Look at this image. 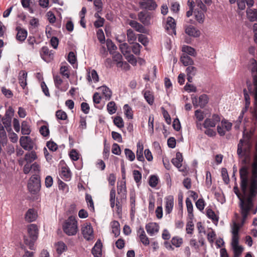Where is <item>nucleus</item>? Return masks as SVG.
Masks as SVG:
<instances>
[{"instance_id": "nucleus-1", "label": "nucleus", "mask_w": 257, "mask_h": 257, "mask_svg": "<svg viewBox=\"0 0 257 257\" xmlns=\"http://www.w3.org/2000/svg\"><path fill=\"white\" fill-rule=\"evenodd\" d=\"M240 178L241 180L240 186L241 190L243 193L244 196H240L237 187L235 186L233 188L234 192L239 199V206L241 210V214L242 216L243 224L245 221L248 213L253 206L252 197H254L257 192L254 195H252L250 192V185L249 186V194L247 195L246 191L248 185V171L245 167H242L239 170Z\"/></svg>"}, {"instance_id": "nucleus-2", "label": "nucleus", "mask_w": 257, "mask_h": 257, "mask_svg": "<svg viewBox=\"0 0 257 257\" xmlns=\"http://www.w3.org/2000/svg\"><path fill=\"white\" fill-rule=\"evenodd\" d=\"M251 146V143L245 142L242 140H239L237 145V154L239 158L243 159L244 164L248 163L250 161Z\"/></svg>"}, {"instance_id": "nucleus-3", "label": "nucleus", "mask_w": 257, "mask_h": 257, "mask_svg": "<svg viewBox=\"0 0 257 257\" xmlns=\"http://www.w3.org/2000/svg\"><path fill=\"white\" fill-rule=\"evenodd\" d=\"M28 233L29 236H24V242L26 244L29 246L31 250L34 249V243L36 240L38 234V229L37 225L31 224L28 226Z\"/></svg>"}, {"instance_id": "nucleus-4", "label": "nucleus", "mask_w": 257, "mask_h": 257, "mask_svg": "<svg viewBox=\"0 0 257 257\" xmlns=\"http://www.w3.org/2000/svg\"><path fill=\"white\" fill-rule=\"evenodd\" d=\"M64 232L68 235H74L78 231L77 222L74 217L70 216L63 225Z\"/></svg>"}, {"instance_id": "nucleus-5", "label": "nucleus", "mask_w": 257, "mask_h": 257, "mask_svg": "<svg viewBox=\"0 0 257 257\" xmlns=\"http://www.w3.org/2000/svg\"><path fill=\"white\" fill-rule=\"evenodd\" d=\"M250 192L252 195L257 193V153L254 156L252 164V176L250 179Z\"/></svg>"}, {"instance_id": "nucleus-6", "label": "nucleus", "mask_w": 257, "mask_h": 257, "mask_svg": "<svg viewBox=\"0 0 257 257\" xmlns=\"http://www.w3.org/2000/svg\"><path fill=\"white\" fill-rule=\"evenodd\" d=\"M40 178L38 175H34L32 176L28 184V188L29 191L35 194L37 193L40 189Z\"/></svg>"}, {"instance_id": "nucleus-7", "label": "nucleus", "mask_w": 257, "mask_h": 257, "mask_svg": "<svg viewBox=\"0 0 257 257\" xmlns=\"http://www.w3.org/2000/svg\"><path fill=\"white\" fill-rule=\"evenodd\" d=\"M232 126V123L223 119L221 121V125L217 127V132L220 136H223L225 135L226 131L229 132L231 130Z\"/></svg>"}, {"instance_id": "nucleus-8", "label": "nucleus", "mask_w": 257, "mask_h": 257, "mask_svg": "<svg viewBox=\"0 0 257 257\" xmlns=\"http://www.w3.org/2000/svg\"><path fill=\"white\" fill-rule=\"evenodd\" d=\"M20 143L21 147L25 150L30 151L33 149V142L30 137H21L20 139Z\"/></svg>"}, {"instance_id": "nucleus-9", "label": "nucleus", "mask_w": 257, "mask_h": 257, "mask_svg": "<svg viewBox=\"0 0 257 257\" xmlns=\"http://www.w3.org/2000/svg\"><path fill=\"white\" fill-rule=\"evenodd\" d=\"M139 5L141 9L153 11L156 9L157 5L155 0H140Z\"/></svg>"}, {"instance_id": "nucleus-10", "label": "nucleus", "mask_w": 257, "mask_h": 257, "mask_svg": "<svg viewBox=\"0 0 257 257\" xmlns=\"http://www.w3.org/2000/svg\"><path fill=\"white\" fill-rule=\"evenodd\" d=\"M82 233L84 238L87 240H92L94 238L93 228L90 224L82 226Z\"/></svg>"}, {"instance_id": "nucleus-11", "label": "nucleus", "mask_w": 257, "mask_h": 257, "mask_svg": "<svg viewBox=\"0 0 257 257\" xmlns=\"http://www.w3.org/2000/svg\"><path fill=\"white\" fill-rule=\"evenodd\" d=\"M138 16V20L145 26H148L151 24L152 16L150 13L142 11L139 13Z\"/></svg>"}, {"instance_id": "nucleus-12", "label": "nucleus", "mask_w": 257, "mask_h": 257, "mask_svg": "<svg viewBox=\"0 0 257 257\" xmlns=\"http://www.w3.org/2000/svg\"><path fill=\"white\" fill-rule=\"evenodd\" d=\"M165 29L169 34H176V23L174 19L172 17L167 18Z\"/></svg>"}, {"instance_id": "nucleus-13", "label": "nucleus", "mask_w": 257, "mask_h": 257, "mask_svg": "<svg viewBox=\"0 0 257 257\" xmlns=\"http://www.w3.org/2000/svg\"><path fill=\"white\" fill-rule=\"evenodd\" d=\"M146 229L150 235L153 236L159 231V226L155 222L149 223L146 225Z\"/></svg>"}, {"instance_id": "nucleus-14", "label": "nucleus", "mask_w": 257, "mask_h": 257, "mask_svg": "<svg viewBox=\"0 0 257 257\" xmlns=\"http://www.w3.org/2000/svg\"><path fill=\"white\" fill-rule=\"evenodd\" d=\"M38 216L37 211L33 208L28 210L25 215V219L28 222H31L36 220Z\"/></svg>"}, {"instance_id": "nucleus-15", "label": "nucleus", "mask_w": 257, "mask_h": 257, "mask_svg": "<svg viewBox=\"0 0 257 257\" xmlns=\"http://www.w3.org/2000/svg\"><path fill=\"white\" fill-rule=\"evenodd\" d=\"M128 24L138 32L141 33H146L147 32V29L142 24L136 21L131 20L128 22Z\"/></svg>"}, {"instance_id": "nucleus-16", "label": "nucleus", "mask_w": 257, "mask_h": 257, "mask_svg": "<svg viewBox=\"0 0 257 257\" xmlns=\"http://www.w3.org/2000/svg\"><path fill=\"white\" fill-rule=\"evenodd\" d=\"M231 246L233 250L234 257H239L241 254L243 248L238 245V240L231 241Z\"/></svg>"}, {"instance_id": "nucleus-17", "label": "nucleus", "mask_w": 257, "mask_h": 257, "mask_svg": "<svg viewBox=\"0 0 257 257\" xmlns=\"http://www.w3.org/2000/svg\"><path fill=\"white\" fill-rule=\"evenodd\" d=\"M183 161L182 155L180 152H177L176 154V158L172 160V164L179 169L180 171H183V169H181L182 167V163Z\"/></svg>"}, {"instance_id": "nucleus-18", "label": "nucleus", "mask_w": 257, "mask_h": 257, "mask_svg": "<svg viewBox=\"0 0 257 257\" xmlns=\"http://www.w3.org/2000/svg\"><path fill=\"white\" fill-rule=\"evenodd\" d=\"M16 30L17 31V34L16 35L17 40L20 42L24 41L27 36V31L19 27L16 28Z\"/></svg>"}, {"instance_id": "nucleus-19", "label": "nucleus", "mask_w": 257, "mask_h": 257, "mask_svg": "<svg viewBox=\"0 0 257 257\" xmlns=\"http://www.w3.org/2000/svg\"><path fill=\"white\" fill-rule=\"evenodd\" d=\"M165 211L170 214L174 206V198L172 196H168L166 198Z\"/></svg>"}, {"instance_id": "nucleus-20", "label": "nucleus", "mask_w": 257, "mask_h": 257, "mask_svg": "<svg viewBox=\"0 0 257 257\" xmlns=\"http://www.w3.org/2000/svg\"><path fill=\"white\" fill-rule=\"evenodd\" d=\"M40 54L42 59L45 61H46V59L47 58L50 59H52L53 58V53L51 51L49 50L47 47L46 46L42 48Z\"/></svg>"}, {"instance_id": "nucleus-21", "label": "nucleus", "mask_w": 257, "mask_h": 257, "mask_svg": "<svg viewBox=\"0 0 257 257\" xmlns=\"http://www.w3.org/2000/svg\"><path fill=\"white\" fill-rule=\"evenodd\" d=\"M185 33L189 36L194 37H198L200 34V31L191 25L186 27Z\"/></svg>"}, {"instance_id": "nucleus-22", "label": "nucleus", "mask_w": 257, "mask_h": 257, "mask_svg": "<svg viewBox=\"0 0 257 257\" xmlns=\"http://www.w3.org/2000/svg\"><path fill=\"white\" fill-rule=\"evenodd\" d=\"M102 243L100 240H97L92 249V253L95 257H99L101 254Z\"/></svg>"}, {"instance_id": "nucleus-23", "label": "nucleus", "mask_w": 257, "mask_h": 257, "mask_svg": "<svg viewBox=\"0 0 257 257\" xmlns=\"http://www.w3.org/2000/svg\"><path fill=\"white\" fill-rule=\"evenodd\" d=\"M27 73L25 71H21L19 73V82L21 86V87L24 89L27 83Z\"/></svg>"}, {"instance_id": "nucleus-24", "label": "nucleus", "mask_w": 257, "mask_h": 257, "mask_svg": "<svg viewBox=\"0 0 257 257\" xmlns=\"http://www.w3.org/2000/svg\"><path fill=\"white\" fill-rule=\"evenodd\" d=\"M61 177L65 181H68L70 180L71 177L70 171L68 168L63 167L61 168V170L60 173Z\"/></svg>"}, {"instance_id": "nucleus-25", "label": "nucleus", "mask_w": 257, "mask_h": 257, "mask_svg": "<svg viewBox=\"0 0 257 257\" xmlns=\"http://www.w3.org/2000/svg\"><path fill=\"white\" fill-rule=\"evenodd\" d=\"M87 79L89 82L92 81L95 83L98 82L99 81V77L96 70L93 69L91 72H88Z\"/></svg>"}, {"instance_id": "nucleus-26", "label": "nucleus", "mask_w": 257, "mask_h": 257, "mask_svg": "<svg viewBox=\"0 0 257 257\" xmlns=\"http://www.w3.org/2000/svg\"><path fill=\"white\" fill-rule=\"evenodd\" d=\"M99 89L102 92L103 95L106 100H109L112 95L111 90L106 86H102Z\"/></svg>"}, {"instance_id": "nucleus-27", "label": "nucleus", "mask_w": 257, "mask_h": 257, "mask_svg": "<svg viewBox=\"0 0 257 257\" xmlns=\"http://www.w3.org/2000/svg\"><path fill=\"white\" fill-rule=\"evenodd\" d=\"M143 145L140 143L137 144V158L139 161H144V157L143 156Z\"/></svg>"}, {"instance_id": "nucleus-28", "label": "nucleus", "mask_w": 257, "mask_h": 257, "mask_svg": "<svg viewBox=\"0 0 257 257\" xmlns=\"http://www.w3.org/2000/svg\"><path fill=\"white\" fill-rule=\"evenodd\" d=\"M246 15L248 19L251 22L257 21V12L255 10L247 9L246 10Z\"/></svg>"}, {"instance_id": "nucleus-29", "label": "nucleus", "mask_w": 257, "mask_h": 257, "mask_svg": "<svg viewBox=\"0 0 257 257\" xmlns=\"http://www.w3.org/2000/svg\"><path fill=\"white\" fill-rule=\"evenodd\" d=\"M180 60L184 66L192 65L193 64V60L186 54H184L181 57Z\"/></svg>"}, {"instance_id": "nucleus-30", "label": "nucleus", "mask_w": 257, "mask_h": 257, "mask_svg": "<svg viewBox=\"0 0 257 257\" xmlns=\"http://www.w3.org/2000/svg\"><path fill=\"white\" fill-rule=\"evenodd\" d=\"M37 156L36 153L34 151H32L27 153L25 156V160L27 163L30 164L34 160H36Z\"/></svg>"}, {"instance_id": "nucleus-31", "label": "nucleus", "mask_w": 257, "mask_h": 257, "mask_svg": "<svg viewBox=\"0 0 257 257\" xmlns=\"http://www.w3.org/2000/svg\"><path fill=\"white\" fill-rule=\"evenodd\" d=\"M127 41L130 44H133L137 40V36L134 32L129 29L126 31Z\"/></svg>"}, {"instance_id": "nucleus-32", "label": "nucleus", "mask_w": 257, "mask_h": 257, "mask_svg": "<svg viewBox=\"0 0 257 257\" xmlns=\"http://www.w3.org/2000/svg\"><path fill=\"white\" fill-rule=\"evenodd\" d=\"M144 96L149 104L151 105L153 103L154 98L152 92L149 90L144 91Z\"/></svg>"}, {"instance_id": "nucleus-33", "label": "nucleus", "mask_w": 257, "mask_h": 257, "mask_svg": "<svg viewBox=\"0 0 257 257\" xmlns=\"http://www.w3.org/2000/svg\"><path fill=\"white\" fill-rule=\"evenodd\" d=\"M239 229V227L238 225L236 223H234L233 224V226L232 228V236L231 241H233L234 240L236 241V240H239V237H238V235Z\"/></svg>"}, {"instance_id": "nucleus-34", "label": "nucleus", "mask_w": 257, "mask_h": 257, "mask_svg": "<svg viewBox=\"0 0 257 257\" xmlns=\"http://www.w3.org/2000/svg\"><path fill=\"white\" fill-rule=\"evenodd\" d=\"M112 232L115 236H117L120 233L119 223L117 221H113L111 224Z\"/></svg>"}, {"instance_id": "nucleus-35", "label": "nucleus", "mask_w": 257, "mask_h": 257, "mask_svg": "<svg viewBox=\"0 0 257 257\" xmlns=\"http://www.w3.org/2000/svg\"><path fill=\"white\" fill-rule=\"evenodd\" d=\"M107 110L110 114L115 113L117 110L115 103L113 101L108 102L107 105Z\"/></svg>"}, {"instance_id": "nucleus-36", "label": "nucleus", "mask_w": 257, "mask_h": 257, "mask_svg": "<svg viewBox=\"0 0 257 257\" xmlns=\"http://www.w3.org/2000/svg\"><path fill=\"white\" fill-rule=\"evenodd\" d=\"M206 214L209 218L211 219L214 222L217 223L219 218L212 209H208Z\"/></svg>"}, {"instance_id": "nucleus-37", "label": "nucleus", "mask_w": 257, "mask_h": 257, "mask_svg": "<svg viewBox=\"0 0 257 257\" xmlns=\"http://www.w3.org/2000/svg\"><path fill=\"white\" fill-rule=\"evenodd\" d=\"M186 204L187 208V212L189 217L191 218L193 216V206L191 200L187 198L186 200Z\"/></svg>"}, {"instance_id": "nucleus-38", "label": "nucleus", "mask_w": 257, "mask_h": 257, "mask_svg": "<svg viewBox=\"0 0 257 257\" xmlns=\"http://www.w3.org/2000/svg\"><path fill=\"white\" fill-rule=\"evenodd\" d=\"M56 250L58 254H61L63 252L65 251L67 247L65 244L62 241H60L57 242L56 244Z\"/></svg>"}, {"instance_id": "nucleus-39", "label": "nucleus", "mask_w": 257, "mask_h": 257, "mask_svg": "<svg viewBox=\"0 0 257 257\" xmlns=\"http://www.w3.org/2000/svg\"><path fill=\"white\" fill-rule=\"evenodd\" d=\"M208 102V96L206 94L201 95L199 98V105L203 108Z\"/></svg>"}, {"instance_id": "nucleus-40", "label": "nucleus", "mask_w": 257, "mask_h": 257, "mask_svg": "<svg viewBox=\"0 0 257 257\" xmlns=\"http://www.w3.org/2000/svg\"><path fill=\"white\" fill-rule=\"evenodd\" d=\"M106 46L108 50L109 51V53L111 54H112L113 51L117 49L115 45L110 39H107L106 40Z\"/></svg>"}, {"instance_id": "nucleus-41", "label": "nucleus", "mask_w": 257, "mask_h": 257, "mask_svg": "<svg viewBox=\"0 0 257 257\" xmlns=\"http://www.w3.org/2000/svg\"><path fill=\"white\" fill-rule=\"evenodd\" d=\"M182 51L185 53L187 55H190L191 56H195V49L188 46H184L182 47Z\"/></svg>"}, {"instance_id": "nucleus-42", "label": "nucleus", "mask_w": 257, "mask_h": 257, "mask_svg": "<svg viewBox=\"0 0 257 257\" xmlns=\"http://www.w3.org/2000/svg\"><path fill=\"white\" fill-rule=\"evenodd\" d=\"M21 132L23 135H29L31 133L29 126L25 121H23L22 123Z\"/></svg>"}, {"instance_id": "nucleus-43", "label": "nucleus", "mask_w": 257, "mask_h": 257, "mask_svg": "<svg viewBox=\"0 0 257 257\" xmlns=\"http://www.w3.org/2000/svg\"><path fill=\"white\" fill-rule=\"evenodd\" d=\"M253 135V132L250 131L249 132H243L242 138L240 140H242L244 142L247 143H251V139Z\"/></svg>"}, {"instance_id": "nucleus-44", "label": "nucleus", "mask_w": 257, "mask_h": 257, "mask_svg": "<svg viewBox=\"0 0 257 257\" xmlns=\"http://www.w3.org/2000/svg\"><path fill=\"white\" fill-rule=\"evenodd\" d=\"M114 124L119 128H122L124 126V122L122 118L119 116H116L113 119Z\"/></svg>"}, {"instance_id": "nucleus-45", "label": "nucleus", "mask_w": 257, "mask_h": 257, "mask_svg": "<svg viewBox=\"0 0 257 257\" xmlns=\"http://www.w3.org/2000/svg\"><path fill=\"white\" fill-rule=\"evenodd\" d=\"M123 109L124 110V114L126 116L129 118H133V113L132 108L128 106V104H125L123 106Z\"/></svg>"}, {"instance_id": "nucleus-46", "label": "nucleus", "mask_w": 257, "mask_h": 257, "mask_svg": "<svg viewBox=\"0 0 257 257\" xmlns=\"http://www.w3.org/2000/svg\"><path fill=\"white\" fill-rule=\"evenodd\" d=\"M56 116L57 119L60 120H66L67 118L66 113L62 110H59L56 111Z\"/></svg>"}, {"instance_id": "nucleus-47", "label": "nucleus", "mask_w": 257, "mask_h": 257, "mask_svg": "<svg viewBox=\"0 0 257 257\" xmlns=\"http://www.w3.org/2000/svg\"><path fill=\"white\" fill-rule=\"evenodd\" d=\"M125 155L126 157L131 161H133L135 159V154L129 149H125L124 150Z\"/></svg>"}, {"instance_id": "nucleus-48", "label": "nucleus", "mask_w": 257, "mask_h": 257, "mask_svg": "<svg viewBox=\"0 0 257 257\" xmlns=\"http://www.w3.org/2000/svg\"><path fill=\"white\" fill-rule=\"evenodd\" d=\"M158 183V178L155 175H152L149 179V185L152 187H155Z\"/></svg>"}, {"instance_id": "nucleus-49", "label": "nucleus", "mask_w": 257, "mask_h": 257, "mask_svg": "<svg viewBox=\"0 0 257 257\" xmlns=\"http://www.w3.org/2000/svg\"><path fill=\"white\" fill-rule=\"evenodd\" d=\"M135 197L133 194H132L130 197V203H131V215H134L135 212Z\"/></svg>"}, {"instance_id": "nucleus-50", "label": "nucleus", "mask_w": 257, "mask_h": 257, "mask_svg": "<svg viewBox=\"0 0 257 257\" xmlns=\"http://www.w3.org/2000/svg\"><path fill=\"white\" fill-rule=\"evenodd\" d=\"M119 49L124 55L129 53V46L126 43L121 44L119 45Z\"/></svg>"}, {"instance_id": "nucleus-51", "label": "nucleus", "mask_w": 257, "mask_h": 257, "mask_svg": "<svg viewBox=\"0 0 257 257\" xmlns=\"http://www.w3.org/2000/svg\"><path fill=\"white\" fill-rule=\"evenodd\" d=\"M215 125L214 121L210 118H206L203 123V126L206 128H208L210 127H213Z\"/></svg>"}, {"instance_id": "nucleus-52", "label": "nucleus", "mask_w": 257, "mask_h": 257, "mask_svg": "<svg viewBox=\"0 0 257 257\" xmlns=\"http://www.w3.org/2000/svg\"><path fill=\"white\" fill-rule=\"evenodd\" d=\"M113 60L114 61L117 62V65L122 63L121 60L122 59V57L121 55L118 52H113Z\"/></svg>"}, {"instance_id": "nucleus-53", "label": "nucleus", "mask_w": 257, "mask_h": 257, "mask_svg": "<svg viewBox=\"0 0 257 257\" xmlns=\"http://www.w3.org/2000/svg\"><path fill=\"white\" fill-rule=\"evenodd\" d=\"M221 175L224 183L227 184L229 182V179L227 171L226 169L222 168L221 169Z\"/></svg>"}, {"instance_id": "nucleus-54", "label": "nucleus", "mask_w": 257, "mask_h": 257, "mask_svg": "<svg viewBox=\"0 0 257 257\" xmlns=\"http://www.w3.org/2000/svg\"><path fill=\"white\" fill-rule=\"evenodd\" d=\"M138 41L144 46H147L149 42L147 37L143 34L138 35Z\"/></svg>"}, {"instance_id": "nucleus-55", "label": "nucleus", "mask_w": 257, "mask_h": 257, "mask_svg": "<svg viewBox=\"0 0 257 257\" xmlns=\"http://www.w3.org/2000/svg\"><path fill=\"white\" fill-rule=\"evenodd\" d=\"M197 69L196 67L190 66L186 68L187 75L195 76L196 74Z\"/></svg>"}, {"instance_id": "nucleus-56", "label": "nucleus", "mask_w": 257, "mask_h": 257, "mask_svg": "<svg viewBox=\"0 0 257 257\" xmlns=\"http://www.w3.org/2000/svg\"><path fill=\"white\" fill-rule=\"evenodd\" d=\"M141 48H142V47L139 43H134L132 47V51L135 54L139 55L140 54V50Z\"/></svg>"}, {"instance_id": "nucleus-57", "label": "nucleus", "mask_w": 257, "mask_h": 257, "mask_svg": "<svg viewBox=\"0 0 257 257\" xmlns=\"http://www.w3.org/2000/svg\"><path fill=\"white\" fill-rule=\"evenodd\" d=\"M97 37L99 42L103 44L105 42V36L103 31L101 29H99L97 32Z\"/></svg>"}, {"instance_id": "nucleus-58", "label": "nucleus", "mask_w": 257, "mask_h": 257, "mask_svg": "<svg viewBox=\"0 0 257 257\" xmlns=\"http://www.w3.org/2000/svg\"><path fill=\"white\" fill-rule=\"evenodd\" d=\"M172 244L176 246L179 247L182 243V239L177 237H173L171 240Z\"/></svg>"}, {"instance_id": "nucleus-59", "label": "nucleus", "mask_w": 257, "mask_h": 257, "mask_svg": "<svg viewBox=\"0 0 257 257\" xmlns=\"http://www.w3.org/2000/svg\"><path fill=\"white\" fill-rule=\"evenodd\" d=\"M47 147L50 151L53 152L56 151L58 149L57 145L52 141H49L47 143Z\"/></svg>"}, {"instance_id": "nucleus-60", "label": "nucleus", "mask_w": 257, "mask_h": 257, "mask_svg": "<svg viewBox=\"0 0 257 257\" xmlns=\"http://www.w3.org/2000/svg\"><path fill=\"white\" fill-rule=\"evenodd\" d=\"M133 176L136 183L140 182L142 179V174L139 171L134 170L133 171Z\"/></svg>"}, {"instance_id": "nucleus-61", "label": "nucleus", "mask_w": 257, "mask_h": 257, "mask_svg": "<svg viewBox=\"0 0 257 257\" xmlns=\"http://www.w3.org/2000/svg\"><path fill=\"white\" fill-rule=\"evenodd\" d=\"M196 206L199 210H203L205 207L204 200L203 199H199L196 202Z\"/></svg>"}, {"instance_id": "nucleus-62", "label": "nucleus", "mask_w": 257, "mask_h": 257, "mask_svg": "<svg viewBox=\"0 0 257 257\" xmlns=\"http://www.w3.org/2000/svg\"><path fill=\"white\" fill-rule=\"evenodd\" d=\"M60 73L64 76H66L67 78L69 77V74L68 73V66L66 65H62L60 69Z\"/></svg>"}, {"instance_id": "nucleus-63", "label": "nucleus", "mask_w": 257, "mask_h": 257, "mask_svg": "<svg viewBox=\"0 0 257 257\" xmlns=\"http://www.w3.org/2000/svg\"><path fill=\"white\" fill-rule=\"evenodd\" d=\"M54 81L56 87L58 89H60V86L63 82V80L61 78L60 76L58 75L54 76Z\"/></svg>"}, {"instance_id": "nucleus-64", "label": "nucleus", "mask_w": 257, "mask_h": 257, "mask_svg": "<svg viewBox=\"0 0 257 257\" xmlns=\"http://www.w3.org/2000/svg\"><path fill=\"white\" fill-rule=\"evenodd\" d=\"M204 15L202 12H198L197 14L195 15L196 20L199 23H203L204 21Z\"/></svg>"}]
</instances>
